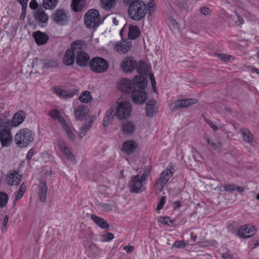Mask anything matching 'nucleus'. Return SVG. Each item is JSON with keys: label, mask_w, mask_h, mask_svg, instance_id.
Instances as JSON below:
<instances>
[{"label": "nucleus", "mask_w": 259, "mask_h": 259, "mask_svg": "<svg viewBox=\"0 0 259 259\" xmlns=\"http://www.w3.org/2000/svg\"><path fill=\"white\" fill-rule=\"evenodd\" d=\"M33 141L32 132L27 128L20 130L15 137L16 145L21 148L27 147Z\"/></svg>", "instance_id": "4"}, {"label": "nucleus", "mask_w": 259, "mask_h": 259, "mask_svg": "<svg viewBox=\"0 0 259 259\" xmlns=\"http://www.w3.org/2000/svg\"><path fill=\"white\" fill-rule=\"evenodd\" d=\"M240 134H241L243 140L245 142L249 143L252 141L253 135L248 129L241 128L240 129Z\"/></svg>", "instance_id": "34"}, {"label": "nucleus", "mask_w": 259, "mask_h": 259, "mask_svg": "<svg viewBox=\"0 0 259 259\" xmlns=\"http://www.w3.org/2000/svg\"><path fill=\"white\" fill-rule=\"evenodd\" d=\"M89 130L86 127H85L84 126L81 127L80 128V131L79 133V135H78L79 138L80 139L83 138V137L85 135L86 133Z\"/></svg>", "instance_id": "52"}, {"label": "nucleus", "mask_w": 259, "mask_h": 259, "mask_svg": "<svg viewBox=\"0 0 259 259\" xmlns=\"http://www.w3.org/2000/svg\"><path fill=\"white\" fill-rule=\"evenodd\" d=\"M75 60V54L72 50L68 49L65 52L63 57V62L67 65H72Z\"/></svg>", "instance_id": "25"}, {"label": "nucleus", "mask_w": 259, "mask_h": 259, "mask_svg": "<svg viewBox=\"0 0 259 259\" xmlns=\"http://www.w3.org/2000/svg\"><path fill=\"white\" fill-rule=\"evenodd\" d=\"M147 12V6L142 1H133L128 6V15L135 21L142 20L145 17Z\"/></svg>", "instance_id": "2"}, {"label": "nucleus", "mask_w": 259, "mask_h": 259, "mask_svg": "<svg viewBox=\"0 0 259 259\" xmlns=\"http://www.w3.org/2000/svg\"><path fill=\"white\" fill-rule=\"evenodd\" d=\"M100 13L96 9L89 10L84 15V24L88 28H94L100 24Z\"/></svg>", "instance_id": "5"}, {"label": "nucleus", "mask_w": 259, "mask_h": 259, "mask_svg": "<svg viewBox=\"0 0 259 259\" xmlns=\"http://www.w3.org/2000/svg\"><path fill=\"white\" fill-rule=\"evenodd\" d=\"M90 69L96 73H102L106 71L109 68V63L107 60L102 57L93 58L90 62Z\"/></svg>", "instance_id": "6"}, {"label": "nucleus", "mask_w": 259, "mask_h": 259, "mask_svg": "<svg viewBox=\"0 0 259 259\" xmlns=\"http://www.w3.org/2000/svg\"><path fill=\"white\" fill-rule=\"evenodd\" d=\"M137 143L133 140H128L122 144V151L129 155L133 153L138 148Z\"/></svg>", "instance_id": "16"}, {"label": "nucleus", "mask_w": 259, "mask_h": 259, "mask_svg": "<svg viewBox=\"0 0 259 259\" xmlns=\"http://www.w3.org/2000/svg\"><path fill=\"white\" fill-rule=\"evenodd\" d=\"M155 5L154 3V1L153 0H150L147 4V12L149 15H151L152 13L154 11V7H155Z\"/></svg>", "instance_id": "48"}, {"label": "nucleus", "mask_w": 259, "mask_h": 259, "mask_svg": "<svg viewBox=\"0 0 259 259\" xmlns=\"http://www.w3.org/2000/svg\"><path fill=\"white\" fill-rule=\"evenodd\" d=\"M26 8L27 7H24V6H22V11L20 16L21 19H24L25 18V16L26 12Z\"/></svg>", "instance_id": "64"}, {"label": "nucleus", "mask_w": 259, "mask_h": 259, "mask_svg": "<svg viewBox=\"0 0 259 259\" xmlns=\"http://www.w3.org/2000/svg\"><path fill=\"white\" fill-rule=\"evenodd\" d=\"M58 0H43L42 5L46 9H54L58 4Z\"/></svg>", "instance_id": "36"}, {"label": "nucleus", "mask_w": 259, "mask_h": 259, "mask_svg": "<svg viewBox=\"0 0 259 259\" xmlns=\"http://www.w3.org/2000/svg\"><path fill=\"white\" fill-rule=\"evenodd\" d=\"M134 247L132 246H125L123 247V249L126 251L127 253H131L133 251Z\"/></svg>", "instance_id": "61"}, {"label": "nucleus", "mask_w": 259, "mask_h": 259, "mask_svg": "<svg viewBox=\"0 0 259 259\" xmlns=\"http://www.w3.org/2000/svg\"><path fill=\"white\" fill-rule=\"evenodd\" d=\"M150 171L151 167L149 166H146L144 168L143 172L140 176V179L145 184H146L148 177L150 175Z\"/></svg>", "instance_id": "39"}, {"label": "nucleus", "mask_w": 259, "mask_h": 259, "mask_svg": "<svg viewBox=\"0 0 259 259\" xmlns=\"http://www.w3.org/2000/svg\"><path fill=\"white\" fill-rule=\"evenodd\" d=\"M217 56H218L219 58L225 61H230L232 58L231 56H227V55L224 54H217Z\"/></svg>", "instance_id": "49"}, {"label": "nucleus", "mask_w": 259, "mask_h": 259, "mask_svg": "<svg viewBox=\"0 0 259 259\" xmlns=\"http://www.w3.org/2000/svg\"><path fill=\"white\" fill-rule=\"evenodd\" d=\"M62 152L68 159L72 161L75 160L70 150L66 146H64V148H62Z\"/></svg>", "instance_id": "42"}, {"label": "nucleus", "mask_w": 259, "mask_h": 259, "mask_svg": "<svg viewBox=\"0 0 259 259\" xmlns=\"http://www.w3.org/2000/svg\"><path fill=\"white\" fill-rule=\"evenodd\" d=\"M186 246V243L184 241H176L175 242V243L172 245L171 248H184Z\"/></svg>", "instance_id": "47"}, {"label": "nucleus", "mask_w": 259, "mask_h": 259, "mask_svg": "<svg viewBox=\"0 0 259 259\" xmlns=\"http://www.w3.org/2000/svg\"><path fill=\"white\" fill-rule=\"evenodd\" d=\"M120 100L119 99L116 103L111 107L114 108L115 116L120 120L128 118L132 110L131 104L128 101Z\"/></svg>", "instance_id": "3"}, {"label": "nucleus", "mask_w": 259, "mask_h": 259, "mask_svg": "<svg viewBox=\"0 0 259 259\" xmlns=\"http://www.w3.org/2000/svg\"><path fill=\"white\" fill-rule=\"evenodd\" d=\"M62 126L64 128L68 138L70 139V140L74 141L75 139V136L73 133L70 126L66 122H65V123L63 124Z\"/></svg>", "instance_id": "41"}, {"label": "nucleus", "mask_w": 259, "mask_h": 259, "mask_svg": "<svg viewBox=\"0 0 259 259\" xmlns=\"http://www.w3.org/2000/svg\"><path fill=\"white\" fill-rule=\"evenodd\" d=\"M49 114L54 119L58 120L62 125L65 123L66 121L61 115L60 112L58 110L54 109L51 111Z\"/></svg>", "instance_id": "35"}, {"label": "nucleus", "mask_w": 259, "mask_h": 259, "mask_svg": "<svg viewBox=\"0 0 259 259\" xmlns=\"http://www.w3.org/2000/svg\"><path fill=\"white\" fill-rule=\"evenodd\" d=\"M145 184L140 179V175L133 176L129 182L130 191L132 193H140L145 190Z\"/></svg>", "instance_id": "8"}, {"label": "nucleus", "mask_w": 259, "mask_h": 259, "mask_svg": "<svg viewBox=\"0 0 259 259\" xmlns=\"http://www.w3.org/2000/svg\"><path fill=\"white\" fill-rule=\"evenodd\" d=\"M235 15L237 17V19H238V21H236V23H237L238 22H239L238 25H242L244 23L243 18L240 15H239V14L238 13H237L236 12H235Z\"/></svg>", "instance_id": "58"}, {"label": "nucleus", "mask_w": 259, "mask_h": 259, "mask_svg": "<svg viewBox=\"0 0 259 259\" xmlns=\"http://www.w3.org/2000/svg\"><path fill=\"white\" fill-rule=\"evenodd\" d=\"M8 221H9V215H5L4 221L3 222V228H2V231L6 229L7 224H8Z\"/></svg>", "instance_id": "57"}, {"label": "nucleus", "mask_w": 259, "mask_h": 259, "mask_svg": "<svg viewBox=\"0 0 259 259\" xmlns=\"http://www.w3.org/2000/svg\"><path fill=\"white\" fill-rule=\"evenodd\" d=\"M68 13L63 9H57L51 15V18L57 24L63 25L68 21Z\"/></svg>", "instance_id": "9"}, {"label": "nucleus", "mask_w": 259, "mask_h": 259, "mask_svg": "<svg viewBox=\"0 0 259 259\" xmlns=\"http://www.w3.org/2000/svg\"><path fill=\"white\" fill-rule=\"evenodd\" d=\"M156 102L154 100H150L146 103V112L147 116L152 117L155 113L156 108L155 107Z\"/></svg>", "instance_id": "28"}, {"label": "nucleus", "mask_w": 259, "mask_h": 259, "mask_svg": "<svg viewBox=\"0 0 259 259\" xmlns=\"http://www.w3.org/2000/svg\"><path fill=\"white\" fill-rule=\"evenodd\" d=\"M91 218L101 228L105 229L109 228L108 224L103 219L95 214H92Z\"/></svg>", "instance_id": "31"}, {"label": "nucleus", "mask_w": 259, "mask_h": 259, "mask_svg": "<svg viewBox=\"0 0 259 259\" xmlns=\"http://www.w3.org/2000/svg\"><path fill=\"white\" fill-rule=\"evenodd\" d=\"M57 63L54 60H49L44 61L41 59L35 58L32 63V68H35L38 71L40 68L42 69H48L50 68H53L56 66Z\"/></svg>", "instance_id": "11"}, {"label": "nucleus", "mask_w": 259, "mask_h": 259, "mask_svg": "<svg viewBox=\"0 0 259 259\" xmlns=\"http://www.w3.org/2000/svg\"><path fill=\"white\" fill-rule=\"evenodd\" d=\"M222 257L224 259H226V258L232 259L233 258L232 255L231 254H230L228 252H226L225 253H223L222 254Z\"/></svg>", "instance_id": "63"}, {"label": "nucleus", "mask_w": 259, "mask_h": 259, "mask_svg": "<svg viewBox=\"0 0 259 259\" xmlns=\"http://www.w3.org/2000/svg\"><path fill=\"white\" fill-rule=\"evenodd\" d=\"M33 36L36 43L38 45L45 44L49 39V36L47 34L39 31L34 32Z\"/></svg>", "instance_id": "22"}, {"label": "nucleus", "mask_w": 259, "mask_h": 259, "mask_svg": "<svg viewBox=\"0 0 259 259\" xmlns=\"http://www.w3.org/2000/svg\"><path fill=\"white\" fill-rule=\"evenodd\" d=\"M85 0H72L71 7L75 12L81 11L85 7Z\"/></svg>", "instance_id": "32"}, {"label": "nucleus", "mask_w": 259, "mask_h": 259, "mask_svg": "<svg viewBox=\"0 0 259 259\" xmlns=\"http://www.w3.org/2000/svg\"><path fill=\"white\" fill-rule=\"evenodd\" d=\"M26 117L25 113L20 110L16 112L13 116L11 123L12 126L16 127L19 125Z\"/></svg>", "instance_id": "19"}, {"label": "nucleus", "mask_w": 259, "mask_h": 259, "mask_svg": "<svg viewBox=\"0 0 259 259\" xmlns=\"http://www.w3.org/2000/svg\"><path fill=\"white\" fill-rule=\"evenodd\" d=\"M75 62L76 64L80 67H85L90 65V57L89 55L83 51L78 52L75 55Z\"/></svg>", "instance_id": "13"}, {"label": "nucleus", "mask_w": 259, "mask_h": 259, "mask_svg": "<svg viewBox=\"0 0 259 259\" xmlns=\"http://www.w3.org/2000/svg\"><path fill=\"white\" fill-rule=\"evenodd\" d=\"M21 176L16 171H10L8 173L6 181L11 186L17 185L20 182Z\"/></svg>", "instance_id": "18"}, {"label": "nucleus", "mask_w": 259, "mask_h": 259, "mask_svg": "<svg viewBox=\"0 0 259 259\" xmlns=\"http://www.w3.org/2000/svg\"><path fill=\"white\" fill-rule=\"evenodd\" d=\"M29 7L32 10H35L38 7V4L36 0H31L29 4Z\"/></svg>", "instance_id": "56"}, {"label": "nucleus", "mask_w": 259, "mask_h": 259, "mask_svg": "<svg viewBox=\"0 0 259 259\" xmlns=\"http://www.w3.org/2000/svg\"><path fill=\"white\" fill-rule=\"evenodd\" d=\"M114 108L111 107L106 112V116L104 117L102 124L104 126H108L112 121L114 115Z\"/></svg>", "instance_id": "27"}, {"label": "nucleus", "mask_w": 259, "mask_h": 259, "mask_svg": "<svg viewBox=\"0 0 259 259\" xmlns=\"http://www.w3.org/2000/svg\"><path fill=\"white\" fill-rule=\"evenodd\" d=\"M140 34V31L137 26L130 25L128 36L130 39H136Z\"/></svg>", "instance_id": "29"}, {"label": "nucleus", "mask_w": 259, "mask_h": 259, "mask_svg": "<svg viewBox=\"0 0 259 259\" xmlns=\"http://www.w3.org/2000/svg\"><path fill=\"white\" fill-rule=\"evenodd\" d=\"M88 112V109L84 105L78 106L74 111V115L77 120H81Z\"/></svg>", "instance_id": "26"}, {"label": "nucleus", "mask_w": 259, "mask_h": 259, "mask_svg": "<svg viewBox=\"0 0 259 259\" xmlns=\"http://www.w3.org/2000/svg\"><path fill=\"white\" fill-rule=\"evenodd\" d=\"M79 99L82 103H88L92 100V96L90 93L87 91L83 92L80 97Z\"/></svg>", "instance_id": "40"}, {"label": "nucleus", "mask_w": 259, "mask_h": 259, "mask_svg": "<svg viewBox=\"0 0 259 259\" xmlns=\"http://www.w3.org/2000/svg\"><path fill=\"white\" fill-rule=\"evenodd\" d=\"M254 231L252 227L245 225L238 229V234L240 237L247 238L250 237L253 234Z\"/></svg>", "instance_id": "21"}, {"label": "nucleus", "mask_w": 259, "mask_h": 259, "mask_svg": "<svg viewBox=\"0 0 259 259\" xmlns=\"http://www.w3.org/2000/svg\"><path fill=\"white\" fill-rule=\"evenodd\" d=\"M33 17L36 21L40 23H47L49 19L48 15L41 7L38 8L33 12Z\"/></svg>", "instance_id": "17"}, {"label": "nucleus", "mask_w": 259, "mask_h": 259, "mask_svg": "<svg viewBox=\"0 0 259 259\" xmlns=\"http://www.w3.org/2000/svg\"><path fill=\"white\" fill-rule=\"evenodd\" d=\"M102 237L105 241H109L111 240L113 238L114 235L112 233L108 232L103 235Z\"/></svg>", "instance_id": "51"}, {"label": "nucleus", "mask_w": 259, "mask_h": 259, "mask_svg": "<svg viewBox=\"0 0 259 259\" xmlns=\"http://www.w3.org/2000/svg\"><path fill=\"white\" fill-rule=\"evenodd\" d=\"M34 155V150L33 149H31L27 153L26 158L28 160H30L33 155Z\"/></svg>", "instance_id": "62"}, {"label": "nucleus", "mask_w": 259, "mask_h": 259, "mask_svg": "<svg viewBox=\"0 0 259 259\" xmlns=\"http://www.w3.org/2000/svg\"><path fill=\"white\" fill-rule=\"evenodd\" d=\"M219 184V182L218 181L213 180L212 183H210V186L212 189L216 190L217 188L218 187Z\"/></svg>", "instance_id": "59"}, {"label": "nucleus", "mask_w": 259, "mask_h": 259, "mask_svg": "<svg viewBox=\"0 0 259 259\" xmlns=\"http://www.w3.org/2000/svg\"><path fill=\"white\" fill-rule=\"evenodd\" d=\"M204 121L212 128L214 131H217L218 130V127L215 125H214L211 121H210L208 119L205 117L204 118Z\"/></svg>", "instance_id": "54"}, {"label": "nucleus", "mask_w": 259, "mask_h": 259, "mask_svg": "<svg viewBox=\"0 0 259 259\" xmlns=\"http://www.w3.org/2000/svg\"><path fill=\"white\" fill-rule=\"evenodd\" d=\"M95 118H92L90 121L86 122L84 124V126L89 130L93 125V123L94 121Z\"/></svg>", "instance_id": "55"}, {"label": "nucleus", "mask_w": 259, "mask_h": 259, "mask_svg": "<svg viewBox=\"0 0 259 259\" xmlns=\"http://www.w3.org/2000/svg\"><path fill=\"white\" fill-rule=\"evenodd\" d=\"M11 125L10 121L5 118H0V128L9 129Z\"/></svg>", "instance_id": "45"}, {"label": "nucleus", "mask_w": 259, "mask_h": 259, "mask_svg": "<svg viewBox=\"0 0 259 259\" xmlns=\"http://www.w3.org/2000/svg\"><path fill=\"white\" fill-rule=\"evenodd\" d=\"M26 189V187L25 183H22L20 186V187L19 188V190L16 196V197L14 201V206L16 205V201L19 200V199L21 198L23 196L24 192L25 191Z\"/></svg>", "instance_id": "38"}, {"label": "nucleus", "mask_w": 259, "mask_h": 259, "mask_svg": "<svg viewBox=\"0 0 259 259\" xmlns=\"http://www.w3.org/2000/svg\"><path fill=\"white\" fill-rule=\"evenodd\" d=\"M12 136L10 130L4 128L0 132V141L3 146L7 147L11 143Z\"/></svg>", "instance_id": "14"}, {"label": "nucleus", "mask_w": 259, "mask_h": 259, "mask_svg": "<svg viewBox=\"0 0 259 259\" xmlns=\"http://www.w3.org/2000/svg\"><path fill=\"white\" fill-rule=\"evenodd\" d=\"M165 202V197L163 196L161 198L160 201L157 205L156 209L157 210H160L162 208L164 203Z\"/></svg>", "instance_id": "50"}, {"label": "nucleus", "mask_w": 259, "mask_h": 259, "mask_svg": "<svg viewBox=\"0 0 259 259\" xmlns=\"http://www.w3.org/2000/svg\"><path fill=\"white\" fill-rule=\"evenodd\" d=\"M210 10L207 7H202L200 9V12L204 15H207L209 14Z\"/></svg>", "instance_id": "60"}, {"label": "nucleus", "mask_w": 259, "mask_h": 259, "mask_svg": "<svg viewBox=\"0 0 259 259\" xmlns=\"http://www.w3.org/2000/svg\"><path fill=\"white\" fill-rule=\"evenodd\" d=\"M8 196L4 192H0V207H4L8 201Z\"/></svg>", "instance_id": "43"}, {"label": "nucleus", "mask_w": 259, "mask_h": 259, "mask_svg": "<svg viewBox=\"0 0 259 259\" xmlns=\"http://www.w3.org/2000/svg\"><path fill=\"white\" fill-rule=\"evenodd\" d=\"M131 45V41L122 40L116 44L115 49L119 53L125 54L130 50Z\"/></svg>", "instance_id": "20"}, {"label": "nucleus", "mask_w": 259, "mask_h": 259, "mask_svg": "<svg viewBox=\"0 0 259 259\" xmlns=\"http://www.w3.org/2000/svg\"><path fill=\"white\" fill-rule=\"evenodd\" d=\"M116 4V0H101V7L106 10H110Z\"/></svg>", "instance_id": "37"}, {"label": "nucleus", "mask_w": 259, "mask_h": 259, "mask_svg": "<svg viewBox=\"0 0 259 259\" xmlns=\"http://www.w3.org/2000/svg\"><path fill=\"white\" fill-rule=\"evenodd\" d=\"M120 66L124 72H132L136 69L137 62L133 57H126L123 59Z\"/></svg>", "instance_id": "12"}, {"label": "nucleus", "mask_w": 259, "mask_h": 259, "mask_svg": "<svg viewBox=\"0 0 259 259\" xmlns=\"http://www.w3.org/2000/svg\"><path fill=\"white\" fill-rule=\"evenodd\" d=\"M136 68L140 74H143L146 72V64L144 62L140 61L138 63H137Z\"/></svg>", "instance_id": "44"}, {"label": "nucleus", "mask_w": 259, "mask_h": 259, "mask_svg": "<svg viewBox=\"0 0 259 259\" xmlns=\"http://www.w3.org/2000/svg\"><path fill=\"white\" fill-rule=\"evenodd\" d=\"M197 101V100L196 99L178 100L171 103L169 105V108L172 111H176L180 108H183L194 105L196 104Z\"/></svg>", "instance_id": "10"}, {"label": "nucleus", "mask_w": 259, "mask_h": 259, "mask_svg": "<svg viewBox=\"0 0 259 259\" xmlns=\"http://www.w3.org/2000/svg\"><path fill=\"white\" fill-rule=\"evenodd\" d=\"M48 193V186L46 182L41 181L39 185L38 195L40 200L44 202L46 201Z\"/></svg>", "instance_id": "23"}, {"label": "nucleus", "mask_w": 259, "mask_h": 259, "mask_svg": "<svg viewBox=\"0 0 259 259\" xmlns=\"http://www.w3.org/2000/svg\"><path fill=\"white\" fill-rule=\"evenodd\" d=\"M174 171V168L170 166L161 174L160 177L157 180L155 183V186L159 191H162L168 180L172 177Z\"/></svg>", "instance_id": "7"}, {"label": "nucleus", "mask_w": 259, "mask_h": 259, "mask_svg": "<svg viewBox=\"0 0 259 259\" xmlns=\"http://www.w3.org/2000/svg\"><path fill=\"white\" fill-rule=\"evenodd\" d=\"M84 46L83 41L80 39L76 40L71 45V48L69 50H72L74 54H77L78 52H82L83 47Z\"/></svg>", "instance_id": "33"}, {"label": "nucleus", "mask_w": 259, "mask_h": 259, "mask_svg": "<svg viewBox=\"0 0 259 259\" xmlns=\"http://www.w3.org/2000/svg\"><path fill=\"white\" fill-rule=\"evenodd\" d=\"M224 189L226 191H235V186L233 184L226 185L224 187Z\"/></svg>", "instance_id": "53"}, {"label": "nucleus", "mask_w": 259, "mask_h": 259, "mask_svg": "<svg viewBox=\"0 0 259 259\" xmlns=\"http://www.w3.org/2000/svg\"><path fill=\"white\" fill-rule=\"evenodd\" d=\"M205 140L206 141L207 143L211 146V147L214 149L217 150L219 147L222 146L221 143L219 142L218 144L214 143L213 142L211 141L210 139L208 137H205Z\"/></svg>", "instance_id": "46"}, {"label": "nucleus", "mask_w": 259, "mask_h": 259, "mask_svg": "<svg viewBox=\"0 0 259 259\" xmlns=\"http://www.w3.org/2000/svg\"><path fill=\"white\" fill-rule=\"evenodd\" d=\"M134 85L138 89L131 92V96L133 102L136 104H143L147 99V93L143 90L147 85L146 78L142 76H136L134 78Z\"/></svg>", "instance_id": "1"}, {"label": "nucleus", "mask_w": 259, "mask_h": 259, "mask_svg": "<svg viewBox=\"0 0 259 259\" xmlns=\"http://www.w3.org/2000/svg\"><path fill=\"white\" fill-rule=\"evenodd\" d=\"M121 129L123 134L130 135L135 131V126L133 122L126 121L122 124Z\"/></svg>", "instance_id": "24"}, {"label": "nucleus", "mask_w": 259, "mask_h": 259, "mask_svg": "<svg viewBox=\"0 0 259 259\" xmlns=\"http://www.w3.org/2000/svg\"><path fill=\"white\" fill-rule=\"evenodd\" d=\"M118 89L122 92L131 93L133 90L132 81L127 78H122L117 83Z\"/></svg>", "instance_id": "15"}, {"label": "nucleus", "mask_w": 259, "mask_h": 259, "mask_svg": "<svg viewBox=\"0 0 259 259\" xmlns=\"http://www.w3.org/2000/svg\"><path fill=\"white\" fill-rule=\"evenodd\" d=\"M54 92L57 95L63 98H72L75 95V92L72 91H67L62 90L59 88H54Z\"/></svg>", "instance_id": "30"}]
</instances>
